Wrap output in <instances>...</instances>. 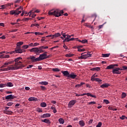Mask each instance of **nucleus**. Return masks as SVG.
I'll use <instances>...</instances> for the list:
<instances>
[{
  "label": "nucleus",
  "mask_w": 127,
  "mask_h": 127,
  "mask_svg": "<svg viewBox=\"0 0 127 127\" xmlns=\"http://www.w3.org/2000/svg\"><path fill=\"white\" fill-rule=\"evenodd\" d=\"M101 88L103 89H104V88H108V87H110V84L109 83H103L102 85L100 86Z\"/></svg>",
  "instance_id": "4468645a"
},
{
  "label": "nucleus",
  "mask_w": 127,
  "mask_h": 127,
  "mask_svg": "<svg viewBox=\"0 0 127 127\" xmlns=\"http://www.w3.org/2000/svg\"><path fill=\"white\" fill-rule=\"evenodd\" d=\"M86 96H89V97H92V98H97L96 95H93L92 94L90 93H86Z\"/></svg>",
  "instance_id": "c85d7f7f"
},
{
  "label": "nucleus",
  "mask_w": 127,
  "mask_h": 127,
  "mask_svg": "<svg viewBox=\"0 0 127 127\" xmlns=\"http://www.w3.org/2000/svg\"><path fill=\"white\" fill-rule=\"evenodd\" d=\"M5 58H9V55H5L3 59H5Z\"/></svg>",
  "instance_id": "4d7b16f0"
},
{
  "label": "nucleus",
  "mask_w": 127,
  "mask_h": 127,
  "mask_svg": "<svg viewBox=\"0 0 127 127\" xmlns=\"http://www.w3.org/2000/svg\"><path fill=\"white\" fill-rule=\"evenodd\" d=\"M12 63H14V61H11L10 62H8V64L10 65V64H12Z\"/></svg>",
  "instance_id": "6e6d98bb"
},
{
  "label": "nucleus",
  "mask_w": 127,
  "mask_h": 127,
  "mask_svg": "<svg viewBox=\"0 0 127 127\" xmlns=\"http://www.w3.org/2000/svg\"><path fill=\"white\" fill-rule=\"evenodd\" d=\"M75 104H76V100H73L70 101L68 104V108H72Z\"/></svg>",
  "instance_id": "ddd939ff"
},
{
  "label": "nucleus",
  "mask_w": 127,
  "mask_h": 127,
  "mask_svg": "<svg viewBox=\"0 0 127 127\" xmlns=\"http://www.w3.org/2000/svg\"><path fill=\"white\" fill-rule=\"evenodd\" d=\"M79 42H81L83 44H85V43H87L88 42V40L86 39L82 40V41L79 40Z\"/></svg>",
  "instance_id": "5701e85b"
},
{
  "label": "nucleus",
  "mask_w": 127,
  "mask_h": 127,
  "mask_svg": "<svg viewBox=\"0 0 127 127\" xmlns=\"http://www.w3.org/2000/svg\"><path fill=\"white\" fill-rule=\"evenodd\" d=\"M21 10H23V7L21 6L15 10L10 11V14H14L15 15H18V14L21 13Z\"/></svg>",
  "instance_id": "39448f33"
},
{
  "label": "nucleus",
  "mask_w": 127,
  "mask_h": 127,
  "mask_svg": "<svg viewBox=\"0 0 127 127\" xmlns=\"http://www.w3.org/2000/svg\"><path fill=\"white\" fill-rule=\"evenodd\" d=\"M38 45H39V43H35L33 44V47H35L36 46H38Z\"/></svg>",
  "instance_id": "603ef678"
},
{
  "label": "nucleus",
  "mask_w": 127,
  "mask_h": 127,
  "mask_svg": "<svg viewBox=\"0 0 127 127\" xmlns=\"http://www.w3.org/2000/svg\"><path fill=\"white\" fill-rule=\"evenodd\" d=\"M32 67H33V65L32 64L29 65L27 66V69H30V68H32Z\"/></svg>",
  "instance_id": "09e8293b"
},
{
  "label": "nucleus",
  "mask_w": 127,
  "mask_h": 127,
  "mask_svg": "<svg viewBox=\"0 0 127 127\" xmlns=\"http://www.w3.org/2000/svg\"><path fill=\"white\" fill-rule=\"evenodd\" d=\"M86 88H89L90 89V88H92V86H91V85H90V84H88L87 83L86 84Z\"/></svg>",
  "instance_id": "8fccbe9b"
},
{
  "label": "nucleus",
  "mask_w": 127,
  "mask_h": 127,
  "mask_svg": "<svg viewBox=\"0 0 127 127\" xmlns=\"http://www.w3.org/2000/svg\"><path fill=\"white\" fill-rule=\"evenodd\" d=\"M85 49H78V51L79 52H84V51H85Z\"/></svg>",
  "instance_id": "37998d69"
},
{
  "label": "nucleus",
  "mask_w": 127,
  "mask_h": 127,
  "mask_svg": "<svg viewBox=\"0 0 127 127\" xmlns=\"http://www.w3.org/2000/svg\"><path fill=\"white\" fill-rule=\"evenodd\" d=\"M102 127V122L98 123V125L96 126V127Z\"/></svg>",
  "instance_id": "a18cd8bd"
},
{
  "label": "nucleus",
  "mask_w": 127,
  "mask_h": 127,
  "mask_svg": "<svg viewBox=\"0 0 127 127\" xmlns=\"http://www.w3.org/2000/svg\"><path fill=\"white\" fill-rule=\"evenodd\" d=\"M39 84H40L41 85H44L45 86H47V85L48 84V82L42 81V82H39Z\"/></svg>",
  "instance_id": "b1692460"
},
{
  "label": "nucleus",
  "mask_w": 127,
  "mask_h": 127,
  "mask_svg": "<svg viewBox=\"0 0 127 127\" xmlns=\"http://www.w3.org/2000/svg\"><path fill=\"white\" fill-rule=\"evenodd\" d=\"M13 87V84L11 82H8L7 84H0V88H4V87Z\"/></svg>",
  "instance_id": "0eeeda50"
},
{
  "label": "nucleus",
  "mask_w": 127,
  "mask_h": 127,
  "mask_svg": "<svg viewBox=\"0 0 127 127\" xmlns=\"http://www.w3.org/2000/svg\"><path fill=\"white\" fill-rule=\"evenodd\" d=\"M6 64H5V63H4L1 67L0 68H5V67H6Z\"/></svg>",
  "instance_id": "e2e57ef3"
},
{
  "label": "nucleus",
  "mask_w": 127,
  "mask_h": 127,
  "mask_svg": "<svg viewBox=\"0 0 127 127\" xmlns=\"http://www.w3.org/2000/svg\"><path fill=\"white\" fill-rule=\"evenodd\" d=\"M78 75L74 72H70L69 73V76H68V79H77Z\"/></svg>",
  "instance_id": "6e6552de"
},
{
  "label": "nucleus",
  "mask_w": 127,
  "mask_h": 127,
  "mask_svg": "<svg viewBox=\"0 0 127 127\" xmlns=\"http://www.w3.org/2000/svg\"><path fill=\"white\" fill-rule=\"evenodd\" d=\"M80 87H81V85L80 84H76V85H75V88H80Z\"/></svg>",
  "instance_id": "69168bd1"
},
{
  "label": "nucleus",
  "mask_w": 127,
  "mask_h": 127,
  "mask_svg": "<svg viewBox=\"0 0 127 127\" xmlns=\"http://www.w3.org/2000/svg\"><path fill=\"white\" fill-rule=\"evenodd\" d=\"M91 71H100L101 70V67H94L91 69Z\"/></svg>",
  "instance_id": "6ab92c4d"
},
{
  "label": "nucleus",
  "mask_w": 127,
  "mask_h": 127,
  "mask_svg": "<svg viewBox=\"0 0 127 127\" xmlns=\"http://www.w3.org/2000/svg\"><path fill=\"white\" fill-rule=\"evenodd\" d=\"M50 117H51V114L49 113H47V114H43V115L41 116V118H50Z\"/></svg>",
  "instance_id": "2eb2a0df"
},
{
  "label": "nucleus",
  "mask_w": 127,
  "mask_h": 127,
  "mask_svg": "<svg viewBox=\"0 0 127 127\" xmlns=\"http://www.w3.org/2000/svg\"><path fill=\"white\" fill-rule=\"evenodd\" d=\"M92 17H95L93 21H95V19H96V17H97V14H94L93 15H92Z\"/></svg>",
  "instance_id": "864d4df0"
},
{
  "label": "nucleus",
  "mask_w": 127,
  "mask_h": 127,
  "mask_svg": "<svg viewBox=\"0 0 127 127\" xmlns=\"http://www.w3.org/2000/svg\"><path fill=\"white\" fill-rule=\"evenodd\" d=\"M33 26H36V27L39 26V24H32L31 25V27H33Z\"/></svg>",
  "instance_id": "79ce46f5"
},
{
  "label": "nucleus",
  "mask_w": 127,
  "mask_h": 127,
  "mask_svg": "<svg viewBox=\"0 0 127 127\" xmlns=\"http://www.w3.org/2000/svg\"><path fill=\"white\" fill-rule=\"evenodd\" d=\"M104 103H105V104H106V105H108V104H110V101H109L107 99H104L103 100Z\"/></svg>",
  "instance_id": "a19ab883"
},
{
  "label": "nucleus",
  "mask_w": 127,
  "mask_h": 127,
  "mask_svg": "<svg viewBox=\"0 0 127 127\" xmlns=\"http://www.w3.org/2000/svg\"><path fill=\"white\" fill-rule=\"evenodd\" d=\"M120 70H124L123 69L120 68V67H115L113 69L112 72L113 74H121V71Z\"/></svg>",
  "instance_id": "1a4fd4ad"
},
{
  "label": "nucleus",
  "mask_w": 127,
  "mask_h": 127,
  "mask_svg": "<svg viewBox=\"0 0 127 127\" xmlns=\"http://www.w3.org/2000/svg\"><path fill=\"white\" fill-rule=\"evenodd\" d=\"M14 69L15 68H13V65H11L7 68L0 69V71H10V70H15Z\"/></svg>",
  "instance_id": "9d476101"
},
{
  "label": "nucleus",
  "mask_w": 127,
  "mask_h": 127,
  "mask_svg": "<svg viewBox=\"0 0 127 127\" xmlns=\"http://www.w3.org/2000/svg\"><path fill=\"white\" fill-rule=\"evenodd\" d=\"M83 55V57H84V59L88 58L87 53H86L85 54Z\"/></svg>",
  "instance_id": "680f3d73"
},
{
  "label": "nucleus",
  "mask_w": 127,
  "mask_h": 127,
  "mask_svg": "<svg viewBox=\"0 0 127 127\" xmlns=\"http://www.w3.org/2000/svg\"><path fill=\"white\" fill-rule=\"evenodd\" d=\"M127 97V94L125 92H123L122 94V99H125Z\"/></svg>",
  "instance_id": "e433bc0d"
},
{
  "label": "nucleus",
  "mask_w": 127,
  "mask_h": 127,
  "mask_svg": "<svg viewBox=\"0 0 127 127\" xmlns=\"http://www.w3.org/2000/svg\"><path fill=\"white\" fill-rule=\"evenodd\" d=\"M74 56V54H69L65 55V57H73Z\"/></svg>",
  "instance_id": "4c0bfd02"
},
{
  "label": "nucleus",
  "mask_w": 127,
  "mask_h": 127,
  "mask_svg": "<svg viewBox=\"0 0 127 127\" xmlns=\"http://www.w3.org/2000/svg\"><path fill=\"white\" fill-rule=\"evenodd\" d=\"M59 122L60 123V124H62L63 125V124H64V119H62V118H60L59 119Z\"/></svg>",
  "instance_id": "2f4dec72"
},
{
  "label": "nucleus",
  "mask_w": 127,
  "mask_h": 127,
  "mask_svg": "<svg viewBox=\"0 0 127 127\" xmlns=\"http://www.w3.org/2000/svg\"><path fill=\"white\" fill-rule=\"evenodd\" d=\"M121 120H125L126 119V116L123 115L122 117L120 118Z\"/></svg>",
  "instance_id": "3c124183"
},
{
  "label": "nucleus",
  "mask_w": 127,
  "mask_h": 127,
  "mask_svg": "<svg viewBox=\"0 0 127 127\" xmlns=\"http://www.w3.org/2000/svg\"><path fill=\"white\" fill-rule=\"evenodd\" d=\"M34 34V32H27L25 33V34Z\"/></svg>",
  "instance_id": "5fc2aeb1"
},
{
  "label": "nucleus",
  "mask_w": 127,
  "mask_h": 127,
  "mask_svg": "<svg viewBox=\"0 0 127 127\" xmlns=\"http://www.w3.org/2000/svg\"><path fill=\"white\" fill-rule=\"evenodd\" d=\"M50 57V56H47V52H45L44 54L40 55L38 58H36L34 56H32L28 58V59H30L33 62H37L38 61L45 60V59H47Z\"/></svg>",
  "instance_id": "f257e3e1"
},
{
  "label": "nucleus",
  "mask_w": 127,
  "mask_h": 127,
  "mask_svg": "<svg viewBox=\"0 0 127 127\" xmlns=\"http://www.w3.org/2000/svg\"><path fill=\"white\" fill-rule=\"evenodd\" d=\"M97 77H98V75L94 74L91 76V80H100V78H97Z\"/></svg>",
  "instance_id": "dca6fc26"
},
{
  "label": "nucleus",
  "mask_w": 127,
  "mask_h": 127,
  "mask_svg": "<svg viewBox=\"0 0 127 127\" xmlns=\"http://www.w3.org/2000/svg\"><path fill=\"white\" fill-rule=\"evenodd\" d=\"M21 58L19 57L14 60V62H15L14 66H13L14 70L20 69V68H23V67H24V64H22V62L19 61L20 60H21Z\"/></svg>",
  "instance_id": "f03ea898"
},
{
  "label": "nucleus",
  "mask_w": 127,
  "mask_h": 127,
  "mask_svg": "<svg viewBox=\"0 0 127 127\" xmlns=\"http://www.w3.org/2000/svg\"><path fill=\"white\" fill-rule=\"evenodd\" d=\"M40 11H39V10L38 9H37L35 11L33 12V10H31L29 13H28V14L29 15V16H31V13H34V12H37V13H38V12H40Z\"/></svg>",
  "instance_id": "a211bd4d"
},
{
  "label": "nucleus",
  "mask_w": 127,
  "mask_h": 127,
  "mask_svg": "<svg viewBox=\"0 0 127 127\" xmlns=\"http://www.w3.org/2000/svg\"><path fill=\"white\" fill-rule=\"evenodd\" d=\"M110 55H111V54H102V57L104 58L110 57Z\"/></svg>",
  "instance_id": "393cba45"
},
{
  "label": "nucleus",
  "mask_w": 127,
  "mask_h": 127,
  "mask_svg": "<svg viewBox=\"0 0 127 127\" xmlns=\"http://www.w3.org/2000/svg\"><path fill=\"white\" fill-rule=\"evenodd\" d=\"M79 125L80 127H84L85 126V123L83 120H81L79 121Z\"/></svg>",
  "instance_id": "cd10ccee"
},
{
  "label": "nucleus",
  "mask_w": 127,
  "mask_h": 127,
  "mask_svg": "<svg viewBox=\"0 0 127 127\" xmlns=\"http://www.w3.org/2000/svg\"><path fill=\"white\" fill-rule=\"evenodd\" d=\"M87 55V58H89V57H91V54H90V52H88L87 53H86Z\"/></svg>",
  "instance_id": "bf43d9fd"
},
{
  "label": "nucleus",
  "mask_w": 127,
  "mask_h": 127,
  "mask_svg": "<svg viewBox=\"0 0 127 127\" xmlns=\"http://www.w3.org/2000/svg\"><path fill=\"white\" fill-rule=\"evenodd\" d=\"M122 68L124 70H127V66H123Z\"/></svg>",
  "instance_id": "338daca9"
},
{
  "label": "nucleus",
  "mask_w": 127,
  "mask_h": 127,
  "mask_svg": "<svg viewBox=\"0 0 127 127\" xmlns=\"http://www.w3.org/2000/svg\"><path fill=\"white\" fill-rule=\"evenodd\" d=\"M40 88H41V90H42V91H45L47 90V88H46V87H45V86H41Z\"/></svg>",
  "instance_id": "ea45409f"
},
{
  "label": "nucleus",
  "mask_w": 127,
  "mask_h": 127,
  "mask_svg": "<svg viewBox=\"0 0 127 127\" xmlns=\"http://www.w3.org/2000/svg\"><path fill=\"white\" fill-rule=\"evenodd\" d=\"M4 114H6V115H12V114H13L12 111H8V110L4 111Z\"/></svg>",
  "instance_id": "412c9836"
},
{
  "label": "nucleus",
  "mask_w": 127,
  "mask_h": 127,
  "mask_svg": "<svg viewBox=\"0 0 127 127\" xmlns=\"http://www.w3.org/2000/svg\"><path fill=\"white\" fill-rule=\"evenodd\" d=\"M40 48V50L41 51V52L42 53L43 52H44V51H43V49H45V47L44 46H41L39 47Z\"/></svg>",
  "instance_id": "473e14b6"
},
{
  "label": "nucleus",
  "mask_w": 127,
  "mask_h": 127,
  "mask_svg": "<svg viewBox=\"0 0 127 127\" xmlns=\"http://www.w3.org/2000/svg\"><path fill=\"white\" fill-rule=\"evenodd\" d=\"M30 52H34L36 53L37 55H39V53H42L40 51V48H33L29 50Z\"/></svg>",
  "instance_id": "423d86ee"
},
{
  "label": "nucleus",
  "mask_w": 127,
  "mask_h": 127,
  "mask_svg": "<svg viewBox=\"0 0 127 127\" xmlns=\"http://www.w3.org/2000/svg\"><path fill=\"white\" fill-rule=\"evenodd\" d=\"M29 19H30V18H25L23 19V20H24V21H27L29 20Z\"/></svg>",
  "instance_id": "13d9d810"
},
{
  "label": "nucleus",
  "mask_w": 127,
  "mask_h": 127,
  "mask_svg": "<svg viewBox=\"0 0 127 127\" xmlns=\"http://www.w3.org/2000/svg\"><path fill=\"white\" fill-rule=\"evenodd\" d=\"M5 52L4 51L0 52V58L3 59V58L4 57V56L5 55V54H4Z\"/></svg>",
  "instance_id": "4be33fe9"
},
{
  "label": "nucleus",
  "mask_w": 127,
  "mask_h": 127,
  "mask_svg": "<svg viewBox=\"0 0 127 127\" xmlns=\"http://www.w3.org/2000/svg\"><path fill=\"white\" fill-rule=\"evenodd\" d=\"M62 73L63 74L64 77H67V79L69 78V76L70 75V73L67 70L66 71H62Z\"/></svg>",
  "instance_id": "f8f14e48"
},
{
  "label": "nucleus",
  "mask_w": 127,
  "mask_h": 127,
  "mask_svg": "<svg viewBox=\"0 0 127 127\" xmlns=\"http://www.w3.org/2000/svg\"><path fill=\"white\" fill-rule=\"evenodd\" d=\"M29 47V46L27 45H23L22 47V48H23V49H27V48H28Z\"/></svg>",
  "instance_id": "58836bf2"
},
{
  "label": "nucleus",
  "mask_w": 127,
  "mask_h": 127,
  "mask_svg": "<svg viewBox=\"0 0 127 127\" xmlns=\"http://www.w3.org/2000/svg\"><path fill=\"white\" fill-rule=\"evenodd\" d=\"M52 70L54 72H60V69L58 68H52Z\"/></svg>",
  "instance_id": "72a5a7b5"
},
{
  "label": "nucleus",
  "mask_w": 127,
  "mask_h": 127,
  "mask_svg": "<svg viewBox=\"0 0 127 127\" xmlns=\"http://www.w3.org/2000/svg\"><path fill=\"white\" fill-rule=\"evenodd\" d=\"M109 110H110L111 111H118V109L117 108H115L114 107L112 106H109L108 107Z\"/></svg>",
  "instance_id": "a878e982"
},
{
  "label": "nucleus",
  "mask_w": 127,
  "mask_h": 127,
  "mask_svg": "<svg viewBox=\"0 0 127 127\" xmlns=\"http://www.w3.org/2000/svg\"><path fill=\"white\" fill-rule=\"evenodd\" d=\"M76 39L78 40V38H71L69 39V41H73L74 40H76Z\"/></svg>",
  "instance_id": "de8ad7c7"
},
{
  "label": "nucleus",
  "mask_w": 127,
  "mask_h": 127,
  "mask_svg": "<svg viewBox=\"0 0 127 127\" xmlns=\"http://www.w3.org/2000/svg\"><path fill=\"white\" fill-rule=\"evenodd\" d=\"M59 36H61V34L60 33H57L55 35H53V37H59Z\"/></svg>",
  "instance_id": "7c9ffc66"
},
{
  "label": "nucleus",
  "mask_w": 127,
  "mask_h": 127,
  "mask_svg": "<svg viewBox=\"0 0 127 127\" xmlns=\"http://www.w3.org/2000/svg\"><path fill=\"white\" fill-rule=\"evenodd\" d=\"M13 105V103L12 102H9L7 103V106H8L9 107H10V106H12Z\"/></svg>",
  "instance_id": "c03bdc74"
},
{
  "label": "nucleus",
  "mask_w": 127,
  "mask_h": 127,
  "mask_svg": "<svg viewBox=\"0 0 127 127\" xmlns=\"http://www.w3.org/2000/svg\"><path fill=\"white\" fill-rule=\"evenodd\" d=\"M46 37H47V38L52 37V38H54V37H53V35H49L46 36Z\"/></svg>",
  "instance_id": "052dcab7"
},
{
  "label": "nucleus",
  "mask_w": 127,
  "mask_h": 127,
  "mask_svg": "<svg viewBox=\"0 0 127 127\" xmlns=\"http://www.w3.org/2000/svg\"><path fill=\"white\" fill-rule=\"evenodd\" d=\"M84 25H85V26H87V27H89V28L92 27H91V25H87V23H85Z\"/></svg>",
  "instance_id": "774afa93"
},
{
  "label": "nucleus",
  "mask_w": 127,
  "mask_h": 127,
  "mask_svg": "<svg viewBox=\"0 0 127 127\" xmlns=\"http://www.w3.org/2000/svg\"><path fill=\"white\" fill-rule=\"evenodd\" d=\"M42 123H45L46 124H51V122L48 119H44L43 120H42Z\"/></svg>",
  "instance_id": "aec40b11"
},
{
  "label": "nucleus",
  "mask_w": 127,
  "mask_h": 127,
  "mask_svg": "<svg viewBox=\"0 0 127 127\" xmlns=\"http://www.w3.org/2000/svg\"><path fill=\"white\" fill-rule=\"evenodd\" d=\"M28 101H29V102H32V101H37V98L35 97H31L28 98Z\"/></svg>",
  "instance_id": "f3484780"
},
{
  "label": "nucleus",
  "mask_w": 127,
  "mask_h": 127,
  "mask_svg": "<svg viewBox=\"0 0 127 127\" xmlns=\"http://www.w3.org/2000/svg\"><path fill=\"white\" fill-rule=\"evenodd\" d=\"M31 14H32V17L33 18L34 17H35V16H36V14H34V13H31Z\"/></svg>",
  "instance_id": "0e129e2a"
},
{
  "label": "nucleus",
  "mask_w": 127,
  "mask_h": 127,
  "mask_svg": "<svg viewBox=\"0 0 127 127\" xmlns=\"http://www.w3.org/2000/svg\"><path fill=\"white\" fill-rule=\"evenodd\" d=\"M89 105H96V102L95 101H92V102H90L89 103H88Z\"/></svg>",
  "instance_id": "49530a36"
},
{
  "label": "nucleus",
  "mask_w": 127,
  "mask_h": 127,
  "mask_svg": "<svg viewBox=\"0 0 127 127\" xmlns=\"http://www.w3.org/2000/svg\"><path fill=\"white\" fill-rule=\"evenodd\" d=\"M41 107H42L43 108H45V107H46V103H45V102L41 103Z\"/></svg>",
  "instance_id": "c9c22d12"
},
{
  "label": "nucleus",
  "mask_w": 127,
  "mask_h": 127,
  "mask_svg": "<svg viewBox=\"0 0 127 127\" xmlns=\"http://www.w3.org/2000/svg\"><path fill=\"white\" fill-rule=\"evenodd\" d=\"M83 54H85V53H83L81 54V56L80 57H78V59L79 60H81V59H84V56L83 55Z\"/></svg>",
  "instance_id": "f704fd0d"
},
{
  "label": "nucleus",
  "mask_w": 127,
  "mask_h": 127,
  "mask_svg": "<svg viewBox=\"0 0 127 127\" xmlns=\"http://www.w3.org/2000/svg\"><path fill=\"white\" fill-rule=\"evenodd\" d=\"M6 7H7V4L1 5L0 6V9H3L4 8H6Z\"/></svg>",
  "instance_id": "bb28decb"
},
{
  "label": "nucleus",
  "mask_w": 127,
  "mask_h": 127,
  "mask_svg": "<svg viewBox=\"0 0 127 127\" xmlns=\"http://www.w3.org/2000/svg\"><path fill=\"white\" fill-rule=\"evenodd\" d=\"M15 98H16V96L12 94H10L5 96V100H13V99H15Z\"/></svg>",
  "instance_id": "9b49d317"
},
{
  "label": "nucleus",
  "mask_w": 127,
  "mask_h": 127,
  "mask_svg": "<svg viewBox=\"0 0 127 127\" xmlns=\"http://www.w3.org/2000/svg\"><path fill=\"white\" fill-rule=\"evenodd\" d=\"M64 13V11L57 9L56 10H52L49 12V15H54L56 17H59V16H61L62 14Z\"/></svg>",
  "instance_id": "7ed1b4c3"
},
{
  "label": "nucleus",
  "mask_w": 127,
  "mask_h": 127,
  "mask_svg": "<svg viewBox=\"0 0 127 127\" xmlns=\"http://www.w3.org/2000/svg\"><path fill=\"white\" fill-rule=\"evenodd\" d=\"M23 44V42H19L17 43V47L15 49V52L16 53H22L23 52V50L20 48V46Z\"/></svg>",
  "instance_id": "20e7f679"
},
{
  "label": "nucleus",
  "mask_w": 127,
  "mask_h": 127,
  "mask_svg": "<svg viewBox=\"0 0 127 127\" xmlns=\"http://www.w3.org/2000/svg\"><path fill=\"white\" fill-rule=\"evenodd\" d=\"M106 70H108V69H114V65L113 64L108 65L106 67Z\"/></svg>",
  "instance_id": "c756f323"
}]
</instances>
